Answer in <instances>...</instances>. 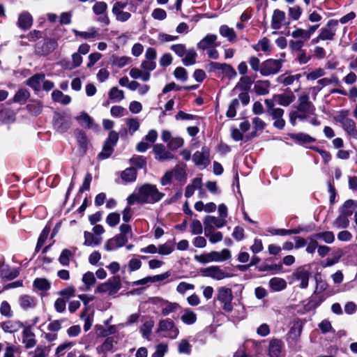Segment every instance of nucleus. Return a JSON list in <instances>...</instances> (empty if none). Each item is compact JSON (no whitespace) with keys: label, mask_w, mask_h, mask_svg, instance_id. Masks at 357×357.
Returning <instances> with one entry per match:
<instances>
[{"label":"nucleus","mask_w":357,"mask_h":357,"mask_svg":"<svg viewBox=\"0 0 357 357\" xmlns=\"http://www.w3.org/2000/svg\"><path fill=\"white\" fill-rule=\"evenodd\" d=\"M283 348L282 340L273 338L269 342L268 354L271 357H279Z\"/></svg>","instance_id":"obj_27"},{"label":"nucleus","mask_w":357,"mask_h":357,"mask_svg":"<svg viewBox=\"0 0 357 357\" xmlns=\"http://www.w3.org/2000/svg\"><path fill=\"white\" fill-rule=\"evenodd\" d=\"M197 53L194 49H190L185 51L182 62L186 66L194 65L196 62Z\"/></svg>","instance_id":"obj_47"},{"label":"nucleus","mask_w":357,"mask_h":357,"mask_svg":"<svg viewBox=\"0 0 357 357\" xmlns=\"http://www.w3.org/2000/svg\"><path fill=\"white\" fill-rule=\"evenodd\" d=\"M291 36L296 39L291 40L289 43V48L292 51H301L304 47L305 43L310 39L305 29L299 27L295 28L291 33Z\"/></svg>","instance_id":"obj_5"},{"label":"nucleus","mask_w":357,"mask_h":357,"mask_svg":"<svg viewBox=\"0 0 357 357\" xmlns=\"http://www.w3.org/2000/svg\"><path fill=\"white\" fill-rule=\"evenodd\" d=\"M192 160L197 166L206 167L210 163L208 149L203 147L201 151H196L192 155Z\"/></svg>","instance_id":"obj_15"},{"label":"nucleus","mask_w":357,"mask_h":357,"mask_svg":"<svg viewBox=\"0 0 357 357\" xmlns=\"http://www.w3.org/2000/svg\"><path fill=\"white\" fill-rule=\"evenodd\" d=\"M252 48L256 52H264V53H270L272 51L273 47L271 44V40L266 37L259 40L257 43L252 45Z\"/></svg>","instance_id":"obj_32"},{"label":"nucleus","mask_w":357,"mask_h":357,"mask_svg":"<svg viewBox=\"0 0 357 357\" xmlns=\"http://www.w3.org/2000/svg\"><path fill=\"white\" fill-rule=\"evenodd\" d=\"M33 284L34 287L41 291H46L51 287V282L45 278H36Z\"/></svg>","instance_id":"obj_52"},{"label":"nucleus","mask_w":357,"mask_h":357,"mask_svg":"<svg viewBox=\"0 0 357 357\" xmlns=\"http://www.w3.org/2000/svg\"><path fill=\"white\" fill-rule=\"evenodd\" d=\"M52 98L54 102L66 105L71 102V98L68 95L63 94L61 91L54 90L52 93Z\"/></svg>","instance_id":"obj_42"},{"label":"nucleus","mask_w":357,"mask_h":357,"mask_svg":"<svg viewBox=\"0 0 357 357\" xmlns=\"http://www.w3.org/2000/svg\"><path fill=\"white\" fill-rule=\"evenodd\" d=\"M218 301L222 305V309L227 312L233 311V294L230 288L221 287L218 289Z\"/></svg>","instance_id":"obj_8"},{"label":"nucleus","mask_w":357,"mask_h":357,"mask_svg":"<svg viewBox=\"0 0 357 357\" xmlns=\"http://www.w3.org/2000/svg\"><path fill=\"white\" fill-rule=\"evenodd\" d=\"M231 317L235 321L244 319L245 317L244 306L241 305H235L234 312Z\"/></svg>","instance_id":"obj_62"},{"label":"nucleus","mask_w":357,"mask_h":357,"mask_svg":"<svg viewBox=\"0 0 357 357\" xmlns=\"http://www.w3.org/2000/svg\"><path fill=\"white\" fill-rule=\"evenodd\" d=\"M311 276L310 266L304 265L297 268L294 272L289 276V283H298L301 289H306L308 287L309 280Z\"/></svg>","instance_id":"obj_3"},{"label":"nucleus","mask_w":357,"mask_h":357,"mask_svg":"<svg viewBox=\"0 0 357 357\" xmlns=\"http://www.w3.org/2000/svg\"><path fill=\"white\" fill-rule=\"evenodd\" d=\"M270 288L273 291H280L287 287V282L281 278H273L268 282Z\"/></svg>","instance_id":"obj_38"},{"label":"nucleus","mask_w":357,"mask_h":357,"mask_svg":"<svg viewBox=\"0 0 357 357\" xmlns=\"http://www.w3.org/2000/svg\"><path fill=\"white\" fill-rule=\"evenodd\" d=\"M312 114L307 112H301L297 108L291 109L289 114V122L292 126H295L298 121H303L307 120Z\"/></svg>","instance_id":"obj_22"},{"label":"nucleus","mask_w":357,"mask_h":357,"mask_svg":"<svg viewBox=\"0 0 357 357\" xmlns=\"http://www.w3.org/2000/svg\"><path fill=\"white\" fill-rule=\"evenodd\" d=\"M153 151L155 154V158L160 161L172 160L174 155L162 144H156L154 145Z\"/></svg>","instance_id":"obj_19"},{"label":"nucleus","mask_w":357,"mask_h":357,"mask_svg":"<svg viewBox=\"0 0 357 357\" xmlns=\"http://www.w3.org/2000/svg\"><path fill=\"white\" fill-rule=\"evenodd\" d=\"M204 231L205 236L213 244L218 243L223 239L222 232L216 231L215 229L208 227L207 229H204Z\"/></svg>","instance_id":"obj_35"},{"label":"nucleus","mask_w":357,"mask_h":357,"mask_svg":"<svg viewBox=\"0 0 357 357\" xmlns=\"http://www.w3.org/2000/svg\"><path fill=\"white\" fill-rule=\"evenodd\" d=\"M54 126L58 132H65L69 127L63 115L55 113L54 115Z\"/></svg>","instance_id":"obj_29"},{"label":"nucleus","mask_w":357,"mask_h":357,"mask_svg":"<svg viewBox=\"0 0 357 357\" xmlns=\"http://www.w3.org/2000/svg\"><path fill=\"white\" fill-rule=\"evenodd\" d=\"M284 61V59H266L261 63V75L263 76H269L277 74L280 72Z\"/></svg>","instance_id":"obj_7"},{"label":"nucleus","mask_w":357,"mask_h":357,"mask_svg":"<svg viewBox=\"0 0 357 357\" xmlns=\"http://www.w3.org/2000/svg\"><path fill=\"white\" fill-rule=\"evenodd\" d=\"M220 34L228 39L229 42H234L236 40V35L234 29L227 25H222L219 29Z\"/></svg>","instance_id":"obj_45"},{"label":"nucleus","mask_w":357,"mask_h":357,"mask_svg":"<svg viewBox=\"0 0 357 357\" xmlns=\"http://www.w3.org/2000/svg\"><path fill=\"white\" fill-rule=\"evenodd\" d=\"M107 9V5L104 1L96 2L93 6V13L100 15L99 21L104 22L105 24H108L109 22V18L106 15V10Z\"/></svg>","instance_id":"obj_21"},{"label":"nucleus","mask_w":357,"mask_h":357,"mask_svg":"<svg viewBox=\"0 0 357 357\" xmlns=\"http://www.w3.org/2000/svg\"><path fill=\"white\" fill-rule=\"evenodd\" d=\"M22 342L26 349H31L36 346V339L34 333L32 331V326L30 325L22 327Z\"/></svg>","instance_id":"obj_14"},{"label":"nucleus","mask_w":357,"mask_h":357,"mask_svg":"<svg viewBox=\"0 0 357 357\" xmlns=\"http://www.w3.org/2000/svg\"><path fill=\"white\" fill-rule=\"evenodd\" d=\"M127 5V1H116L114 3L112 12L117 21L125 22L130 19L131 14L129 12L123 10Z\"/></svg>","instance_id":"obj_12"},{"label":"nucleus","mask_w":357,"mask_h":357,"mask_svg":"<svg viewBox=\"0 0 357 357\" xmlns=\"http://www.w3.org/2000/svg\"><path fill=\"white\" fill-rule=\"evenodd\" d=\"M130 75L133 79H140L143 82H148L151 77V73L144 72L142 69L132 68L130 70Z\"/></svg>","instance_id":"obj_40"},{"label":"nucleus","mask_w":357,"mask_h":357,"mask_svg":"<svg viewBox=\"0 0 357 357\" xmlns=\"http://www.w3.org/2000/svg\"><path fill=\"white\" fill-rule=\"evenodd\" d=\"M84 245L86 246L96 247L99 245L102 241L101 236H97L93 233L86 231L84 232Z\"/></svg>","instance_id":"obj_31"},{"label":"nucleus","mask_w":357,"mask_h":357,"mask_svg":"<svg viewBox=\"0 0 357 357\" xmlns=\"http://www.w3.org/2000/svg\"><path fill=\"white\" fill-rule=\"evenodd\" d=\"M314 237L317 241L321 240L328 244H331L335 241V235L333 231H330L314 234Z\"/></svg>","instance_id":"obj_46"},{"label":"nucleus","mask_w":357,"mask_h":357,"mask_svg":"<svg viewBox=\"0 0 357 357\" xmlns=\"http://www.w3.org/2000/svg\"><path fill=\"white\" fill-rule=\"evenodd\" d=\"M75 343L74 342H64L60 344L55 349L56 357L63 356L66 352L70 349Z\"/></svg>","instance_id":"obj_53"},{"label":"nucleus","mask_w":357,"mask_h":357,"mask_svg":"<svg viewBox=\"0 0 357 357\" xmlns=\"http://www.w3.org/2000/svg\"><path fill=\"white\" fill-rule=\"evenodd\" d=\"M284 111L283 109L277 107V109L268 114L274 121L273 126L278 129L282 130L285 126V121L282 118Z\"/></svg>","instance_id":"obj_24"},{"label":"nucleus","mask_w":357,"mask_h":357,"mask_svg":"<svg viewBox=\"0 0 357 357\" xmlns=\"http://www.w3.org/2000/svg\"><path fill=\"white\" fill-rule=\"evenodd\" d=\"M270 86V82L268 80L257 81L254 86V90L257 94L264 96L269 93Z\"/></svg>","instance_id":"obj_37"},{"label":"nucleus","mask_w":357,"mask_h":357,"mask_svg":"<svg viewBox=\"0 0 357 357\" xmlns=\"http://www.w3.org/2000/svg\"><path fill=\"white\" fill-rule=\"evenodd\" d=\"M29 96L30 93L26 89H21L17 91L13 100L15 102L24 104Z\"/></svg>","instance_id":"obj_57"},{"label":"nucleus","mask_w":357,"mask_h":357,"mask_svg":"<svg viewBox=\"0 0 357 357\" xmlns=\"http://www.w3.org/2000/svg\"><path fill=\"white\" fill-rule=\"evenodd\" d=\"M109 97L116 102H119L124 99V93L117 87H112L109 92Z\"/></svg>","instance_id":"obj_58"},{"label":"nucleus","mask_w":357,"mask_h":357,"mask_svg":"<svg viewBox=\"0 0 357 357\" xmlns=\"http://www.w3.org/2000/svg\"><path fill=\"white\" fill-rule=\"evenodd\" d=\"M218 37L215 34H208L197 44V47L200 50H205L213 47H218L219 43H216Z\"/></svg>","instance_id":"obj_23"},{"label":"nucleus","mask_w":357,"mask_h":357,"mask_svg":"<svg viewBox=\"0 0 357 357\" xmlns=\"http://www.w3.org/2000/svg\"><path fill=\"white\" fill-rule=\"evenodd\" d=\"M172 172H173V175L177 181H185L187 178L185 165H177Z\"/></svg>","instance_id":"obj_44"},{"label":"nucleus","mask_w":357,"mask_h":357,"mask_svg":"<svg viewBox=\"0 0 357 357\" xmlns=\"http://www.w3.org/2000/svg\"><path fill=\"white\" fill-rule=\"evenodd\" d=\"M50 352V347L45 345L38 346L34 351L30 352L31 357H48Z\"/></svg>","instance_id":"obj_50"},{"label":"nucleus","mask_w":357,"mask_h":357,"mask_svg":"<svg viewBox=\"0 0 357 357\" xmlns=\"http://www.w3.org/2000/svg\"><path fill=\"white\" fill-rule=\"evenodd\" d=\"M0 326L5 333H14L24 327V324L20 321L8 320L0 323Z\"/></svg>","instance_id":"obj_25"},{"label":"nucleus","mask_w":357,"mask_h":357,"mask_svg":"<svg viewBox=\"0 0 357 357\" xmlns=\"http://www.w3.org/2000/svg\"><path fill=\"white\" fill-rule=\"evenodd\" d=\"M348 216L347 214H343L339 215L335 220L333 222V227L336 229H344L347 228L349 225V221L348 219Z\"/></svg>","instance_id":"obj_56"},{"label":"nucleus","mask_w":357,"mask_h":357,"mask_svg":"<svg viewBox=\"0 0 357 357\" xmlns=\"http://www.w3.org/2000/svg\"><path fill=\"white\" fill-rule=\"evenodd\" d=\"M337 26V20H329L326 25L320 29L319 38H322V40H333L336 34Z\"/></svg>","instance_id":"obj_13"},{"label":"nucleus","mask_w":357,"mask_h":357,"mask_svg":"<svg viewBox=\"0 0 357 357\" xmlns=\"http://www.w3.org/2000/svg\"><path fill=\"white\" fill-rule=\"evenodd\" d=\"M294 108H297L301 112H307L312 114H314L315 112V107L310 100V97L307 94L300 96L298 99V105Z\"/></svg>","instance_id":"obj_18"},{"label":"nucleus","mask_w":357,"mask_h":357,"mask_svg":"<svg viewBox=\"0 0 357 357\" xmlns=\"http://www.w3.org/2000/svg\"><path fill=\"white\" fill-rule=\"evenodd\" d=\"M82 281L83 283V286L79 287L81 291H89L91 289V287L95 284L96 282V279L93 273L91 271H88L84 273L82 276Z\"/></svg>","instance_id":"obj_28"},{"label":"nucleus","mask_w":357,"mask_h":357,"mask_svg":"<svg viewBox=\"0 0 357 357\" xmlns=\"http://www.w3.org/2000/svg\"><path fill=\"white\" fill-rule=\"evenodd\" d=\"M76 120L79 122L80 126L83 127L89 128L93 126V119L85 112H82L79 116H77L76 117Z\"/></svg>","instance_id":"obj_55"},{"label":"nucleus","mask_w":357,"mask_h":357,"mask_svg":"<svg viewBox=\"0 0 357 357\" xmlns=\"http://www.w3.org/2000/svg\"><path fill=\"white\" fill-rule=\"evenodd\" d=\"M73 255V252L71 250L68 249L63 250L59 257V263L64 266H68L70 264V259Z\"/></svg>","instance_id":"obj_60"},{"label":"nucleus","mask_w":357,"mask_h":357,"mask_svg":"<svg viewBox=\"0 0 357 357\" xmlns=\"http://www.w3.org/2000/svg\"><path fill=\"white\" fill-rule=\"evenodd\" d=\"M19 305L24 310L33 308L36 305V299L29 295H22L19 298Z\"/></svg>","instance_id":"obj_34"},{"label":"nucleus","mask_w":357,"mask_h":357,"mask_svg":"<svg viewBox=\"0 0 357 357\" xmlns=\"http://www.w3.org/2000/svg\"><path fill=\"white\" fill-rule=\"evenodd\" d=\"M33 24V17L29 13L24 11L19 15L17 26L23 30L31 28Z\"/></svg>","instance_id":"obj_26"},{"label":"nucleus","mask_w":357,"mask_h":357,"mask_svg":"<svg viewBox=\"0 0 357 357\" xmlns=\"http://www.w3.org/2000/svg\"><path fill=\"white\" fill-rule=\"evenodd\" d=\"M121 288V280L119 275H114L107 282L99 284L96 289V293L114 295Z\"/></svg>","instance_id":"obj_6"},{"label":"nucleus","mask_w":357,"mask_h":357,"mask_svg":"<svg viewBox=\"0 0 357 357\" xmlns=\"http://www.w3.org/2000/svg\"><path fill=\"white\" fill-rule=\"evenodd\" d=\"M302 326L294 325L287 333V340L289 343H297L302 333Z\"/></svg>","instance_id":"obj_33"},{"label":"nucleus","mask_w":357,"mask_h":357,"mask_svg":"<svg viewBox=\"0 0 357 357\" xmlns=\"http://www.w3.org/2000/svg\"><path fill=\"white\" fill-rule=\"evenodd\" d=\"M301 75L296 74L294 75H282L278 77V82L284 86L291 85L295 81H298Z\"/></svg>","instance_id":"obj_48"},{"label":"nucleus","mask_w":357,"mask_h":357,"mask_svg":"<svg viewBox=\"0 0 357 357\" xmlns=\"http://www.w3.org/2000/svg\"><path fill=\"white\" fill-rule=\"evenodd\" d=\"M289 136L292 139L295 140L296 142L300 144L311 143L315 141L314 138L312 137L307 134L302 132L297 134H291Z\"/></svg>","instance_id":"obj_49"},{"label":"nucleus","mask_w":357,"mask_h":357,"mask_svg":"<svg viewBox=\"0 0 357 357\" xmlns=\"http://www.w3.org/2000/svg\"><path fill=\"white\" fill-rule=\"evenodd\" d=\"M275 100H276V102L280 105L287 107L294 101L295 96L291 92L289 93L275 94Z\"/></svg>","instance_id":"obj_36"},{"label":"nucleus","mask_w":357,"mask_h":357,"mask_svg":"<svg viewBox=\"0 0 357 357\" xmlns=\"http://www.w3.org/2000/svg\"><path fill=\"white\" fill-rule=\"evenodd\" d=\"M154 326V322L152 320L144 322L140 329L143 337L149 339L151 335L152 328Z\"/></svg>","instance_id":"obj_63"},{"label":"nucleus","mask_w":357,"mask_h":357,"mask_svg":"<svg viewBox=\"0 0 357 357\" xmlns=\"http://www.w3.org/2000/svg\"><path fill=\"white\" fill-rule=\"evenodd\" d=\"M226 223V220L213 215H206L203 220L204 229H207L208 227L215 229V228L219 229L223 227Z\"/></svg>","instance_id":"obj_20"},{"label":"nucleus","mask_w":357,"mask_h":357,"mask_svg":"<svg viewBox=\"0 0 357 357\" xmlns=\"http://www.w3.org/2000/svg\"><path fill=\"white\" fill-rule=\"evenodd\" d=\"M164 195V193L160 192L155 185L147 183L136 189L127 198V202L129 205H132L136 202L152 204L161 200Z\"/></svg>","instance_id":"obj_1"},{"label":"nucleus","mask_w":357,"mask_h":357,"mask_svg":"<svg viewBox=\"0 0 357 357\" xmlns=\"http://www.w3.org/2000/svg\"><path fill=\"white\" fill-rule=\"evenodd\" d=\"M181 319L186 325H192L197 321V314L191 309L185 308Z\"/></svg>","instance_id":"obj_39"},{"label":"nucleus","mask_w":357,"mask_h":357,"mask_svg":"<svg viewBox=\"0 0 357 357\" xmlns=\"http://www.w3.org/2000/svg\"><path fill=\"white\" fill-rule=\"evenodd\" d=\"M202 187V179L200 178H195L192 181V183L186 186L185 196L186 198H190L195 193V190L200 189Z\"/></svg>","instance_id":"obj_41"},{"label":"nucleus","mask_w":357,"mask_h":357,"mask_svg":"<svg viewBox=\"0 0 357 357\" xmlns=\"http://www.w3.org/2000/svg\"><path fill=\"white\" fill-rule=\"evenodd\" d=\"M44 74H37L27 79L26 84L33 88L34 90L38 91L40 89V84L44 81Z\"/></svg>","instance_id":"obj_43"},{"label":"nucleus","mask_w":357,"mask_h":357,"mask_svg":"<svg viewBox=\"0 0 357 357\" xmlns=\"http://www.w3.org/2000/svg\"><path fill=\"white\" fill-rule=\"evenodd\" d=\"M231 257V251L225 248L220 251H211L209 252L203 253L195 256V259L202 264L211 262H223L230 259Z\"/></svg>","instance_id":"obj_2"},{"label":"nucleus","mask_w":357,"mask_h":357,"mask_svg":"<svg viewBox=\"0 0 357 357\" xmlns=\"http://www.w3.org/2000/svg\"><path fill=\"white\" fill-rule=\"evenodd\" d=\"M155 303H158L161 307V312L163 316H167L171 313L176 312L180 305L176 303H171L159 298H155Z\"/></svg>","instance_id":"obj_17"},{"label":"nucleus","mask_w":357,"mask_h":357,"mask_svg":"<svg viewBox=\"0 0 357 357\" xmlns=\"http://www.w3.org/2000/svg\"><path fill=\"white\" fill-rule=\"evenodd\" d=\"M127 241V236H124V235H116L106 241L104 248L108 252L113 251L123 246Z\"/></svg>","instance_id":"obj_16"},{"label":"nucleus","mask_w":357,"mask_h":357,"mask_svg":"<svg viewBox=\"0 0 357 357\" xmlns=\"http://www.w3.org/2000/svg\"><path fill=\"white\" fill-rule=\"evenodd\" d=\"M77 143L79 146V151L84 154L87 150L88 140L86 135L82 132H79L77 135Z\"/></svg>","instance_id":"obj_54"},{"label":"nucleus","mask_w":357,"mask_h":357,"mask_svg":"<svg viewBox=\"0 0 357 357\" xmlns=\"http://www.w3.org/2000/svg\"><path fill=\"white\" fill-rule=\"evenodd\" d=\"M157 332L165 333L163 335L164 337L170 339H176L178 335L179 330L172 320L165 319L159 321Z\"/></svg>","instance_id":"obj_9"},{"label":"nucleus","mask_w":357,"mask_h":357,"mask_svg":"<svg viewBox=\"0 0 357 357\" xmlns=\"http://www.w3.org/2000/svg\"><path fill=\"white\" fill-rule=\"evenodd\" d=\"M125 122L128 128V132L130 135H132L135 132L138 130L139 128V122L137 118H127Z\"/></svg>","instance_id":"obj_59"},{"label":"nucleus","mask_w":357,"mask_h":357,"mask_svg":"<svg viewBox=\"0 0 357 357\" xmlns=\"http://www.w3.org/2000/svg\"><path fill=\"white\" fill-rule=\"evenodd\" d=\"M284 19L285 13L284 11L278 9L275 10L272 15L271 27L275 30L280 29Z\"/></svg>","instance_id":"obj_30"},{"label":"nucleus","mask_w":357,"mask_h":357,"mask_svg":"<svg viewBox=\"0 0 357 357\" xmlns=\"http://www.w3.org/2000/svg\"><path fill=\"white\" fill-rule=\"evenodd\" d=\"M157 57L156 50L153 47H149L145 52V60L141 63V68L144 72L153 71L156 67L155 59Z\"/></svg>","instance_id":"obj_11"},{"label":"nucleus","mask_w":357,"mask_h":357,"mask_svg":"<svg viewBox=\"0 0 357 357\" xmlns=\"http://www.w3.org/2000/svg\"><path fill=\"white\" fill-rule=\"evenodd\" d=\"M174 249V244L172 242H167L158 246V253L162 255L171 254Z\"/></svg>","instance_id":"obj_64"},{"label":"nucleus","mask_w":357,"mask_h":357,"mask_svg":"<svg viewBox=\"0 0 357 357\" xmlns=\"http://www.w3.org/2000/svg\"><path fill=\"white\" fill-rule=\"evenodd\" d=\"M335 120L340 123L342 129L351 137L357 139V129L353 119L349 118V111L342 110L335 116Z\"/></svg>","instance_id":"obj_4"},{"label":"nucleus","mask_w":357,"mask_h":357,"mask_svg":"<svg viewBox=\"0 0 357 357\" xmlns=\"http://www.w3.org/2000/svg\"><path fill=\"white\" fill-rule=\"evenodd\" d=\"M136 178L137 171L133 167L127 168L121 173V179L126 183L135 181Z\"/></svg>","instance_id":"obj_51"},{"label":"nucleus","mask_w":357,"mask_h":357,"mask_svg":"<svg viewBox=\"0 0 357 357\" xmlns=\"http://www.w3.org/2000/svg\"><path fill=\"white\" fill-rule=\"evenodd\" d=\"M199 272L202 276L211 278L215 280H222L231 277V275L220 266L215 265L202 268Z\"/></svg>","instance_id":"obj_10"},{"label":"nucleus","mask_w":357,"mask_h":357,"mask_svg":"<svg viewBox=\"0 0 357 357\" xmlns=\"http://www.w3.org/2000/svg\"><path fill=\"white\" fill-rule=\"evenodd\" d=\"M26 108L32 115L37 116L41 113L43 105L38 101H33L26 105Z\"/></svg>","instance_id":"obj_61"}]
</instances>
